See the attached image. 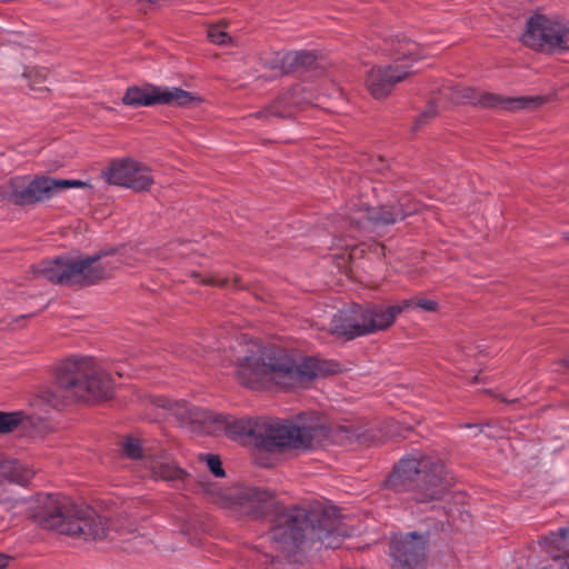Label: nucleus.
I'll list each match as a JSON object with an SVG mask.
<instances>
[{
  "label": "nucleus",
  "instance_id": "cd10ccee",
  "mask_svg": "<svg viewBox=\"0 0 569 569\" xmlns=\"http://www.w3.org/2000/svg\"><path fill=\"white\" fill-rule=\"evenodd\" d=\"M200 458H201V460L206 461L207 467L209 468V470L212 472L213 476L219 477V478L224 477V470L222 468L221 460L218 456L203 455Z\"/></svg>",
  "mask_w": 569,
  "mask_h": 569
},
{
  "label": "nucleus",
  "instance_id": "f704fd0d",
  "mask_svg": "<svg viewBox=\"0 0 569 569\" xmlns=\"http://www.w3.org/2000/svg\"><path fill=\"white\" fill-rule=\"evenodd\" d=\"M10 326L12 329H16V326L13 325V322H10Z\"/></svg>",
  "mask_w": 569,
  "mask_h": 569
},
{
  "label": "nucleus",
  "instance_id": "6ab92c4d",
  "mask_svg": "<svg viewBox=\"0 0 569 569\" xmlns=\"http://www.w3.org/2000/svg\"><path fill=\"white\" fill-rule=\"evenodd\" d=\"M547 552L555 560H562L560 569H569V528H560L543 538Z\"/></svg>",
  "mask_w": 569,
  "mask_h": 569
},
{
  "label": "nucleus",
  "instance_id": "a211bd4d",
  "mask_svg": "<svg viewBox=\"0 0 569 569\" xmlns=\"http://www.w3.org/2000/svg\"><path fill=\"white\" fill-rule=\"evenodd\" d=\"M368 333L389 328L402 312L400 303L393 306L375 305L365 307Z\"/></svg>",
  "mask_w": 569,
  "mask_h": 569
},
{
  "label": "nucleus",
  "instance_id": "f257e3e1",
  "mask_svg": "<svg viewBox=\"0 0 569 569\" xmlns=\"http://www.w3.org/2000/svg\"><path fill=\"white\" fill-rule=\"evenodd\" d=\"M178 407L183 409L178 413L181 420L198 422L202 432L216 433L223 430L232 439L249 442L270 452L283 450L306 452L325 445L331 432L319 417L299 426L267 418L232 419L221 413L188 407L184 401L181 405L178 403Z\"/></svg>",
  "mask_w": 569,
  "mask_h": 569
},
{
  "label": "nucleus",
  "instance_id": "20e7f679",
  "mask_svg": "<svg viewBox=\"0 0 569 569\" xmlns=\"http://www.w3.org/2000/svg\"><path fill=\"white\" fill-rule=\"evenodd\" d=\"M113 392L110 375L92 357H71L56 370V386L40 391L43 405L59 409L76 400L108 399Z\"/></svg>",
  "mask_w": 569,
  "mask_h": 569
},
{
  "label": "nucleus",
  "instance_id": "6e6552de",
  "mask_svg": "<svg viewBox=\"0 0 569 569\" xmlns=\"http://www.w3.org/2000/svg\"><path fill=\"white\" fill-rule=\"evenodd\" d=\"M199 485L211 502L233 509L240 516L261 518L276 507L273 493L266 489L241 486L223 490L203 480Z\"/></svg>",
  "mask_w": 569,
  "mask_h": 569
},
{
  "label": "nucleus",
  "instance_id": "7c9ffc66",
  "mask_svg": "<svg viewBox=\"0 0 569 569\" xmlns=\"http://www.w3.org/2000/svg\"><path fill=\"white\" fill-rule=\"evenodd\" d=\"M10 560V556L0 552V569H6Z\"/></svg>",
  "mask_w": 569,
  "mask_h": 569
},
{
  "label": "nucleus",
  "instance_id": "f8f14e48",
  "mask_svg": "<svg viewBox=\"0 0 569 569\" xmlns=\"http://www.w3.org/2000/svg\"><path fill=\"white\" fill-rule=\"evenodd\" d=\"M199 101L191 92L177 87L154 86L151 83L142 87L131 86L127 88L122 102L131 108L152 107L167 104L170 107H188Z\"/></svg>",
  "mask_w": 569,
  "mask_h": 569
},
{
  "label": "nucleus",
  "instance_id": "1a4fd4ad",
  "mask_svg": "<svg viewBox=\"0 0 569 569\" xmlns=\"http://www.w3.org/2000/svg\"><path fill=\"white\" fill-rule=\"evenodd\" d=\"M420 208L418 202L411 201L408 194L402 196L399 202L369 208L353 206L347 213L350 227L358 232L372 231L376 227H383L397 223L406 217L416 213Z\"/></svg>",
  "mask_w": 569,
  "mask_h": 569
},
{
  "label": "nucleus",
  "instance_id": "72a5a7b5",
  "mask_svg": "<svg viewBox=\"0 0 569 569\" xmlns=\"http://www.w3.org/2000/svg\"><path fill=\"white\" fill-rule=\"evenodd\" d=\"M24 318H26V316H21V317L17 318L14 321L19 322L20 320H24Z\"/></svg>",
  "mask_w": 569,
  "mask_h": 569
},
{
  "label": "nucleus",
  "instance_id": "5701e85b",
  "mask_svg": "<svg viewBox=\"0 0 569 569\" xmlns=\"http://www.w3.org/2000/svg\"><path fill=\"white\" fill-rule=\"evenodd\" d=\"M150 470L154 479H161L170 483L183 481L187 477V472L173 461L152 462Z\"/></svg>",
  "mask_w": 569,
  "mask_h": 569
},
{
  "label": "nucleus",
  "instance_id": "2f4dec72",
  "mask_svg": "<svg viewBox=\"0 0 569 569\" xmlns=\"http://www.w3.org/2000/svg\"><path fill=\"white\" fill-rule=\"evenodd\" d=\"M206 283H209V284H214V286H226L227 283V279H216V278H210L206 281Z\"/></svg>",
  "mask_w": 569,
  "mask_h": 569
},
{
  "label": "nucleus",
  "instance_id": "39448f33",
  "mask_svg": "<svg viewBox=\"0 0 569 569\" xmlns=\"http://www.w3.org/2000/svg\"><path fill=\"white\" fill-rule=\"evenodd\" d=\"M30 517L43 529L84 541L102 540L108 533L106 518L61 495H38L30 507Z\"/></svg>",
  "mask_w": 569,
  "mask_h": 569
},
{
  "label": "nucleus",
  "instance_id": "4be33fe9",
  "mask_svg": "<svg viewBox=\"0 0 569 569\" xmlns=\"http://www.w3.org/2000/svg\"><path fill=\"white\" fill-rule=\"evenodd\" d=\"M390 54L395 59L393 64H399V61H408L410 66L411 62L422 58V50L417 42L405 37H397L390 42Z\"/></svg>",
  "mask_w": 569,
  "mask_h": 569
},
{
  "label": "nucleus",
  "instance_id": "2eb2a0df",
  "mask_svg": "<svg viewBox=\"0 0 569 569\" xmlns=\"http://www.w3.org/2000/svg\"><path fill=\"white\" fill-rule=\"evenodd\" d=\"M103 176L107 182L137 192L147 191L153 184L151 170L130 158L112 161L103 171Z\"/></svg>",
  "mask_w": 569,
  "mask_h": 569
},
{
  "label": "nucleus",
  "instance_id": "f03ea898",
  "mask_svg": "<svg viewBox=\"0 0 569 569\" xmlns=\"http://www.w3.org/2000/svg\"><path fill=\"white\" fill-rule=\"evenodd\" d=\"M333 371L327 362L316 358L298 362L282 348L252 343L249 353L238 360L236 375L241 385L251 389L264 386L292 389Z\"/></svg>",
  "mask_w": 569,
  "mask_h": 569
},
{
  "label": "nucleus",
  "instance_id": "9b49d317",
  "mask_svg": "<svg viewBox=\"0 0 569 569\" xmlns=\"http://www.w3.org/2000/svg\"><path fill=\"white\" fill-rule=\"evenodd\" d=\"M440 94L448 98L453 103H473L485 108H496L508 111L536 108L546 101V99L540 96L503 97L497 93L477 91L472 88L460 86L443 87Z\"/></svg>",
  "mask_w": 569,
  "mask_h": 569
},
{
  "label": "nucleus",
  "instance_id": "ddd939ff",
  "mask_svg": "<svg viewBox=\"0 0 569 569\" xmlns=\"http://www.w3.org/2000/svg\"><path fill=\"white\" fill-rule=\"evenodd\" d=\"M568 36L569 21L560 22L545 16H537L528 21L522 41L535 50L562 52L569 50Z\"/></svg>",
  "mask_w": 569,
  "mask_h": 569
},
{
  "label": "nucleus",
  "instance_id": "393cba45",
  "mask_svg": "<svg viewBox=\"0 0 569 569\" xmlns=\"http://www.w3.org/2000/svg\"><path fill=\"white\" fill-rule=\"evenodd\" d=\"M402 311L409 309H420L426 312H435L438 309V302L432 299L415 297L400 302Z\"/></svg>",
  "mask_w": 569,
  "mask_h": 569
},
{
  "label": "nucleus",
  "instance_id": "e433bc0d",
  "mask_svg": "<svg viewBox=\"0 0 569 569\" xmlns=\"http://www.w3.org/2000/svg\"><path fill=\"white\" fill-rule=\"evenodd\" d=\"M10 326L12 329H16V326L13 325V322H10Z\"/></svg>",
  "mask_w": 569,
  "mask_h": 569
},
{
  "label": "nucleus",
  "instance_id": "423d86ee",
  "mask_svg": "<svg viewBox=\"0 0 569 569\" xmlns=\"http://www.w3.org/2000/svg\"><path fill=\"white\" fill-rule=\"evenodd\" d=\"M396 492H411L417 502L440 499L451 486L446 467L439 458L420 453L402 458L386 480Z\"/></svg>",
  "mask_w": 569,
  "mask_h": 569
},
{
  "label": "nucleus",
  "instance_id": "a878e982",
  "mask_svg": "<svg viewBox=\"0 0 569 569\" xmlns=\"http://www.w3.org/2000/svg\"><path fill=\"white\" fill-rule=\"evenodd\" d=\"M24 415L21 411L0 412V433H9L22 423Z\"/></svg>",
  "mask_w": 569,
  "mask_h": 569
},
{
  "label": "nucleus",
  "instance_id": "4468645a",
  "mask_svg": "<svg viewBox=\"0 0 569 569\" xmlns=\"http://www.w3.org/2000/svg\"><path fill=\"white\" fill-rule=\"evenodd\" d=\"M428 536L418 532L393 533L390 556L393 569H426Z\"/></svg>",
  "mask_w": 569,
  "mask_h": 569
},
{
  "label": "nucleus",
  "instance_id": "c85d7f7f",
  "mask_svg": "<svg viewBox=\"0 0 569 569\" xmlns=\"http://www.w3.org/2000/svg\"><path fill=\"white\" fill-rule=\"evenodd\" d=\"M208 38L212 43L227 44L231 41V37L219 26H211L208 29Z\"/></svg>",
  "mask_w": 569,
  "mask_h": 569
},
{
  "label": "nucleus",
  "instance_id": "aec40b11",
  "mask_svg": "<svg viewBox=\"0 0 569 569\" xmlns=\"http://www.w3.org/2000/svg\"><path fill=\"white\" fill-rule=\"evenodd\" d=\"M316 60L313 52L305 50L278 53L276 58L278 67L284 73L310 69Z\"/></svg>",
  "mask_w": 569,
  "mask_h": 569
},
{
  "label": "nucleus",
  "instance_id": "c9c22d12",
  "mask_svg": "<svg viewBox=\"0 0 569 569\" xmlns=\"http://www.w3.org/2000/svg\"><path fill=\"white\" fill-rule=\"evenodd\" d=\"M10 326L12 329H16V326L13 325V322H10Z\"/></svg>",
  "mask_w": 569,
  "mask_h": 569
},
{
  "label": "nucleus",
  "instance_id": "f3484780",
  "mask_svg": "<svg viewBox=\"0 0 569 569\" xmlns=\"http://www.w3.org/2000/svg\"><path fill=\"white\" fill-rule=\"evenodd\" d=\"M367 318L365 307L353 305L339 310L331 319L330 330L333 335L348 340L357 337L368 336Z\"/></svg>",
  "mask_w": 569,
  "mask_h": 569
},
{
  "label": "nucleus",
  "instance_id": "4c0bfd02",
  "mask_svg": "<svg viewBox=\"0 0 569 569\" xmlns=\"http://www.w3.org/2000/svg\"><path fill=\"white\" fill-rule=\"evenodd\" d=\"M567 366L569 367V363L566 361Z\"/></svg>",
  "mask_w": 569,
  "mask_h": 569
},
{
  "label": "nucleus",
  "instance_id": "c756f323",
  "mask_svg": "<svg viewBox=\"0 0 569 569\" xmlns=\"http://www.w3.org/2000/svg\"><path fill=\"white\" fill-rule=\"evenodd\" d=\"M438 109L436 101H432L428 104L427 109L418 117L415 129L420 127L422 123L427 122L429 119L436 117Z\"/></svg>",
  "mask_w": 569,
  "mask_h": 569
},
{
  "label": "nucleus",
  "instance_id": "9d476101",
  "mask_svg": "<svg viewBox=\"0 0 569 569\" xmlns=\"http://www.w3.org/2000/svg\"><path fill=\"white\" fill-rule=\"evenodd\" d=\"M89 184L77 179H57L47 176L16 177L11 180L10 200L19 206L46 201L70 188H86Z\"/></svg>",
  "mask_w": 569,
  "mask_h": 569
},
{
  "label": "nucleus",
  "instance_id": "0eeeda50",
  "mask_svg": "<svg viewBox=\"0 0 569 569\" xmlns=\"http://www.w3.org/2000/svg\"><path fill=\"white\" fill-rule=\"evenodd\" d=\"M121 259L117 249L101 250L97 254L74 259L60 256L32 266L36 277L67 287H86L96 284L111 276L119 268Z\"/></svg>",
  "mask_w": 569,
  "mask_h": 569
},
{
  "label": "nucleus",
  "instance_id": "412c9836",
  "mask_svg": "<svg viewBox=\"0 0 569 569\" xmlns=\"http://www.w3.org/2000/svg\"><path fill=\"white\" fill-rule=\"evenodd\" d=\"M33 472L16 460L0 462V485L4 482L27 486Z\"/></svg>",
  "mask_w": 569,
  "mask_h": 569
},
{
  "label": "nucleus",
  "instance_id": "473e14b6",
  "mask_svg": "<svg viewBox=\"0 0 569 569\" xmlns=\"http://www.w3.org/2000/svg\"><path fill=\"white\" fill-rule=\"evenodd\" d=\"M562 239L569 242V231L562 233Z\"/></svg>",
  "mask_w": 569,
  "mask_h": 569
},
{
  "label": "nucleus",
  "instance_id": "dca6fc26",
  "mask_svg": "<svg viewBox=\"0 0 569 569\" xmlns=\"http://www.w3.org/2000/svg\"><path fill=\"white\" fill-rule=\"evenodd\" d=\"M409 74V64L373 67L367 74L366 86L372 97L382 99L391 92L396 83L402 81Z\"/></svg>",
  "mask_w": 569,
  "mask_h": 569
},
{
  "label": "nucleus",
  "instance_id": "7ed1b4c3",
  "mask_svg": "<svg viewBox=\"0 0 569 569\" xmlns=\"http://www.w3.org/2000/svg\"><path fill=\"white\" fill-rule=\"evenodd\" d=\"M348 536L347 528L332 507L311 511L302 508L277 511L269 531L276 549L288 557L297 552L305 539L335 549Z\"/></svg>",
  "mask_w": 569,
  "mask_h": 569
},
{
  "label": "nucleus",
  "instance_id": "bb28decb",
  "mask_svg": "<svg viewBox=\"0 0 569 569\" xmlns=\"http://www.w3.org/2000/svg\"><path fill=\"white\" fill-rule=\"evenodd\" d=\"M122 451L130 459L142 458V448L138 439L131 437L127 438L123 442Z\"/></svg>",
  "mask_w": 569,
  "mask_h": 569
},
{
  "label": "nucleus",
  "instance_id": "b1692460",
  "mask_svg": "<svg viewBox=\"0 0 569 569\" xmlns=\"http://www.w3.org/2000/svg\"><path fill=\"white\" fill-rule=\"evenodd\" d=\"M286 99H280L271 103L270 106L263 108L262 110L257 111L252 116L257 119H263L268 122L272 121L274 118H287L291 114L289 110L284 107Z\"/></svg>",
  "mask_w": 569,
  "mask_h": 569
}]
</instances>
